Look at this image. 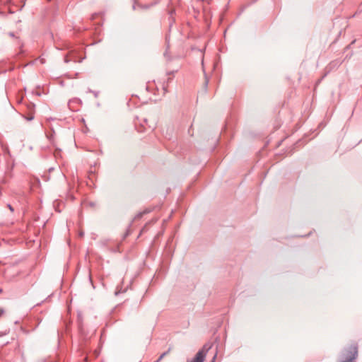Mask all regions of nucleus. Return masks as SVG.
<instances>
[{
	"label": "nucleus",
	"instance_id": "f03ea898",
	"mask_svg": "<svg viewBox=\"0 0 362 362\" xmlns=\"http://www.w3.org/2000/svg\"><path fill=\"white\" fill-rule=\"evenodd\" d=\"M211 347L204 346L198 353L195 355L194 358L188 362H204L206 353Z\"/></svg>",
	"mask_w": 362,
	"mask_h": 362
},
{
	"label": "nucleus",
	"instance_id": "20e7f679",
	"mask_svg": "<svg viewBox=\"0 0 362 362\" xmlns=\"http://www.w3.org/2000/svg\"><path fill=\"white\" fill-rule=\"evenodd\" d=\"M33 118V116H30V117L28 118V119H32Z\"/></svg>",
	"mask_w": 362,
	"mask_h": 362
},
{
	"label": "nucleus",
	"instance_id": "7ed1b4c3",
	"mask_svg": "<svg viewBox=\"0 0 362 362\" xmlns=\"http://www.w3.org/2000/svg\"><path fill=\"white\" fill-rule=\"evenodd\" d=\"M216 354H215L212 358V361L211 362H214L215 359H216Z\"/></svg>",
	"mask_w": 362,
	"mask_h": 362
},
{
	"label": "nucleus",
	"instance_id": "f257e3e1",
	"mask_svg": "<svg viewBox=\"0 0 362 362\" xmlns=\"http://www.w3.org/2000/svg\"><path fill=\"white\" fill-rule=\"evenodd\" d=\"M358 354L357 347L351 346L348 350L344 353V359L340 362H353Z\"/></svg>",
	"mask_w": 362,
	"mask_h": 362
},
{
	"label": "nucleus",
	"instance_id": "39448f33",
	"mask_svg": "<svg viewBox=\"0 0 362 362\" xmlns=\"http://www.w3.org/2000/svg\"><path fill=\"white\" fill-rule=\"evenodd\" d=\"M163 356H164V354L161 355L160 357L159 358V360L161 359Z\"/></svg>",
	"mask_w": 362,
	"mask_h": 362
}]
</instances>
